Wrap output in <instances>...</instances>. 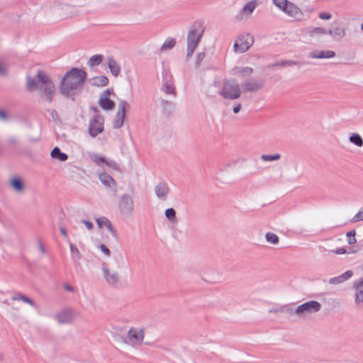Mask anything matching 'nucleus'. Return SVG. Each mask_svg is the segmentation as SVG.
<instances>
[{
    "label": "nucleus",
    "mask_w": 363,
    "mask_h": 363,
    "mask_svg": "<svg viewBox=\"0 0 363 363\" xmlns=\"http://www.w3.org/2000/svg\"><path fill=\"white\" fill-rule=\"evenodd\" d=\"M355 235H356V233H355L354 230L347 233V237L348 238V243L350 245H352V244H354L356 242Z\"/></svg>",
    "instance_id": "de8ad7c7"
},
{
    "label": "nucleus",
    "mask_w": 363,
    "mask_h": 363,
    "mask_svg": "<svg viewBox=\"0 0 363 363\" xmlns=\"http://www.w3.org/2000/svg\"><path fill=\"white\" fill-rule=\"evenodd\" d=\"M241 108H242V105H241V104H240V103H239V104H237L233 107V113H239V112L240 111Z\"/></svg>",
    "instance_id": "680f3d73"
},
{
    "label": "nucleus",
    "mask_w": 363,
    "mask_h": 363,
    "mask_svg": "<svg viewBox=\"0 0 363 363\" xmlns=\"http://www.w3.org/2000/svg\"><path fill=\"white\" fill-rule=\"evenodd\" d=\"M60 232H61L62 235L64 236V238L66 239V240H67V242H69V237H68V235H67V230H66L65 228V227H63V226H60Z\"/></svg>",
    "instance_id": "6e6d98bb"
},
{
    "label": "nucleus",
    "mask_w": 363,
    "mask_h": 363,
    "mask_svg": "<svg viewBox=\"0 0 363 363\" xmlns=\"http://www.w3.org/2000/svg\"><path fill=\"white\" fill-rule=\"evenodd\" d=\"M118 208L121 214L130 216L134 211V201L133 197L127 194H123L118 199Z\"/></svg>",
    "instance_id": "423d86ee"
},
{
    "label": "nucleus",
    "mask_w": 363,
    "mask_h": 363,
    "mask_svg": "<svg viewBox=\"0 0 363 363\" xmlns=\"http://www.w3.org/2000/svg\"><path fill=\"white\" fill-rule=\"evenodd\" d=\"M103 55H93L91 56L89 60H88V65L91 67H93L94 66H96V65H99V64L101 63V62L103 61Z\"/></svg>",
    "instance_id": "c9c22d12"
},
{
    "label": "nucleus",
    "mask_w": 363,
    "mask_h": 363,
    "mask_svg": "<svg viewBox=\"0 0 363 363\" xmlns=\"http://www.w3.org/2000/svg\"><path fill=\"white\" fill-rule=\"evenodd\" d=\"M175 40L170 38L167 40L161 46V50H167L172 49L175 45Z\"/></svg>",
    "instance_id": "a19ab883"
},
{
    "label": "nucleus",
    "mask_w": 363,
    "mask_h": 363,
    "mask_svg": "<svg viewBox=\"0 0 363 363\" xmlns=\"http://www.w3.org/2000/svg\"><path fill=\"white\" fill-rule=\"evenodd\" d=\"M92 110L95 112L96 114H98V109L96 107H92Z\"/></svg>",
    "instance_id": "338daca9"
},
{
    "label": "nucleus",
    "mask_w": 363,
    "mask_h": 363,
    "mask_svg": "<svg viewBox=\"0 0 363 363\" xmlns=\"http://www.w3.org/2000/svg\"><path fill=\"white\" fill-rule=\"evenodd\" d=\"M354 303L359 308H363V291L354 290Z\"/></svg>",
    "instance_id": "e433bc0d"
},
{
    "label": "nucleus",
    "mask_w": 363,
    "mask_h": 363,
    "mask_svg": "<svg viewBox=\"0 0 363 363\" xmlns=\"http://www.w3.org/2000/svg\"><path fill=\"white\" fill-rule=\"evenodd\" d=\"M307 33L311 38H315L318 35H324L328 34V30L320 27L310 28L308 29Z\"/></svg>",
    "instance_id": "7c9ffc66"
},
{
    "label": "nucleus",
    "mask_w": 363,
    "mask_h": 363,
    "mask_svg": "<svg viewBox=\"0 0 363 363\" xmlns=\"http://www.w3.org/2000/svg\"><path fill=\"white\" fill-rule=\"evenodd\" d=\"M50 155L53 159L57 160L60 162H65L68 158L67 155L62 152L58 147H55L52 149Z\"/></svg>",
    "instance_id": "c756f323"
},
{
    "label": "nucleus",
    "mask_w": 363,
    "mask_h": 363,
    "mask_svg": "<svg viewBox=\"0 0 363 363\" xmlns=\"http://www.w3.org/2000/svg\"><path fill=\"white\" fill-rule=\"evenodd\" d=\"M26 89L32 92L39 89L43 99L50 104L55 93V87L50 77L43 70L39 69L37 72V79L30 75L26 76Z\"/></svg>",
    "instance_id": "f03ea898"
},
{
    "label": "nucleus",
    "mask_w": 363,
    "mask_h": 363,
    "mask_svg": "<svg viewBox=\"0 0 363 363\" xmlns=\"http://www.w3.org/2000/svg\"><path fill=\"white\" fill-rule=\"evenodd\" d=\"M363 220V208H361L358 212L350 220L352 223H356L358 221Z\"/></svg>",
    "instance_id": "37998d69"
},
{
    "label": "nucleus",
    "mask_w": 363,
    "mask_h": 363,
    "mask_svg": "<svg viewBox=\"0 0 363 363\" xmlns=\"http://www.w3.org/2000/svg\"><path fill=\"white\" fill-rule=\"evenodd\" d=\"M266 240L268 243L277 245L279 242V237L274 233L268 232L265 235Z\"/></svg>",
    "instance_id": "58836bf2"
},
{
    "label": "nucleus",
    "mask_w": 363,
    "mask_h": 363,
    "mask_svg": "<svg viewBox=\"0 0 363 363\" xmlns=\"http://www.w3.org/2000/svg\"><path fill=\"white\" fill-rule=\"evenodd\" d=\"M37 245H38V247L40 252L42 255H45L46 253V249L44 246L43 241H41L40 240H38L37 241Z\"/></svg>",
    "instance_id": "3c124183"
},
{
    "label": "nucleus",
    "mask_w": 363,
    "mask_h": 363,
    "mask_svg": "<svg viewBox=\"0 0 363 363\" xmlns=\"http://www.w3.org/2000/svg\"><path fill=\"white\" fill-rule=\"evenodd\" d=\"M283 11L298 21L301 20L303 16L302 11L297 6L290 1L286 4V6L284 8Z\"/></svg>",
    "instance_id": "f3484780"
},
{
    "label": "nucleus",
    "mask_w": 363,
    "mask_h": 363,
    "mask_svg": "<svg viewBox=\"0 0 363 363\" xmlns=\"http://www.w3.org/2000/svg\"><path fill=\"white\" fill-rule=\"evenodd\" d=\"M280 313H286L290 315H295L294 310L289 306H284L280 307Z\"/></svg>",
    "instance_id": "a18cd8bd"
},
{
    "label": "nucleus",
    "mask_w": 363,
    "mask_h": 363,
    "mask_svg": "<svg viewBox=\"0 0 363 363\" xmlns=\"http://www.w3.org/2000/svg\"><path fill=\"white\" fill-rule=\"evenodd\" d=\"M104 118L99 114H95L90 121L89 125V133L92 138H95L104 131Z\"/></svg>",
    "instance_id": "f8f14e48"
},
{
    "label": "nucleus",
    "mask_w": 363,
    "mask_h": 363,
    "mask_svg": "<svg viewBox=\"0 0 363 363\" xmlns=\"http://www.w3.org/2000/svg\"><path fill=\"white\" fill-rule=\"evenodd\" d=\"M63 287H64L65 290H66L67 291H69V292H73L74 291V287L68 284H65L63 285Z\"/></svg>",
    "instance_id": "e2e57ef3"
},
{
    "label": "nucleus",
    "mask_w": 363,
    "mask_h": 363,
    "mask_svg": "<svg viewBox=\"0 0 363 363\" xmlns=\"http://www.w3.org/2000/svg\"><path fill=\"white\" fill-rule=\"evenodd\" d=\"M82 222L85 225L86 228L88 230H92L94 228V225L91 222L86 220H82Z\"/></svg>",
    "instance_id": "bf43d9fd"
},
{
    "label": "nucleus",
    "mask_w": 363,
    "mask_h": 363,
    "mask_svg": "<svg viewBox=\"0 0 363 363\" xmlns=\"http://www.w3.org/2000/svg\"><path fill=\"white\" fill-rule=\"evenodd\" d=\"M96 222L99 228H101L103 226H106L107 229L110 231L113 237L117 238L116 231L113 229V227L110 220H108L106 217L96 218Z\"/></svg>",
    "instance_id": "b1692460"
},
{
    "label": "nucleus",
    "mask_w": 363,
    "mask_h": 363,
    "mask_svg": "<svg viewBox=\"0 0 363 363\" xmlns=\"http://www.w3.org/2000/svg\"><path fill=\"white\" fill-rule=\"evenodd\" d=\"M50 116L52 118L54 121H59V116L57 113V111L55 109H52L50 111Z\"/></svg>",
    "instance_id": "13d9d810"
},
{
    "label": "nucleus",
    "mask_w": 363,
    "mask_h": 363,
    "mask_svg": "<svg viewBox=\"0 0 363 363\" xmlns=\"http://www.w3.org/2000/svg\"><path fill=\"white\" fill-rule=\"evenodd\" d=\"M253 43L254 38L250 34L240 35L234 43V50L235 52L243 53L248 50Z\"/></svg>",
    "instance_id": "0eeeda50"
},
{
    "label": "nucleus",
    "mask_w": 363,
    "mask_h": 363,
    "mask_svg": "<svg viewBox=\"0 0 363 363\" xmlns=\"http://www.w3.org/2000/svg\"><path fill=\"white\" fill-rule=\"evenodd\" d=\"M90 84L94 86H104L108 83V79L106 76L94 77L89 79Z\"/></svg>",
    "instance_id": "c85d7f7f"
},
{
    "label": "nucleus",
    "mask_w": 363,
    "mask_h": 363,
    "mask_svg": "<svg viewBox=\"0 0 363 363\" xmlns=\"http://www.w3.org/2000/svg\"><path fill=\"white\" fill-rule=\"evenodd\" d=\"M335 56L333 50H313L309 53V57L312 59L332 58Z\"/></svg>",
    "instance_id": "412c9836"
},
{
    "label": "nucleus",
    "mask_w": 363,
    "mask_h": 363,
    "mask_svg": "<svg viewBox=\"0 0 363 363\" xmlns=\"http://www.w3.org/2000/svg\"><path fill=\"white\" fill-rule=\"evenodd\" d=\"M6 68L4 64L0 62V76H6Z\"/></svg>",
    "instance_id": "052dcab7"
},
{
    "label": "nucleus",
    "mask_w": 363,
    "mask_h": 363,
    "mask_svg": "<svg viewBox=\"0 0 363 363\" xmlns=\"http://www.w3.org/2000/svg\"><path fill=\"white\" fill-rule=\"evenodd\" d=\"M108 67L114 77H118L121 72V66L113 57L108 58Z\"/></svg>",
    "instance_id": "a878e982"
},
{
    "label": "nucleus",
    "mask_w": 363,
    "mask_h": 363,
    "mask_svg": "<svg viewBox=\"0 0 363 363\" xmlns=\"http://www.w3.org/2000/svg\"><path fill=\"white\" fill-rule=\"evenodd\" d=\"M318 17L322 20H330L332 17L331 14L326 12L319 13Z\"/></svg>",
    "instance_id": "603ef678"
},
{
    "label": "nucleus",
    "mask_w": 363,
    "mask_h": 363,
    "mask_svg": "<svg viewBox=\"0 0 363 363\" xmlns=\"http://www.w3.org/2000/svg\"><path fill=\"white\" fill-rule=\"evenodd\" d=\"M265 84V79L248 78L242 84L243 92H256L262 89Z\"/></svg>",
    "instance_id": "9b49d317"
},
{
    "label": "nucleus",
    "mask_w": 363,
    "mask_h": 363,
    "mask_svg": "<svg viewBox=\"0 0 363 363\" xmlns=\"http://www.w3.org/2000/svg\"><path fill=\"white\" fill-rule=\"evenodd\" d=\"M99 179L102 184L114 193L116 192V182L114 179L106 172L99 174Z\"/></svg>",
    "instance_id": "a211bd4d"
},
{
    "label": "nucleus",
    "mask_w": 363,
    "mask_h": 363,
    "mask_svg": "<svg viewBox=\"0 0 363 363\" xmlns=\"http://www.w3.org/2000/svg\"><path fill=\"white\" fill-rule=\"evenodd\" d=\"M161 89L168 95H172L174 97L176 96V90L175 87L174 86L171 76L167 75Z\"/></svg>",
    "instance_id": "5701e85b"
},
{
    "label": "nucleus",
    "mask_w": 363,
    "mask_h": 363,
    "mask_svg": "<svg viewBox=\"0 0 363 363\" xmlns=\"http://www.w3.org/2000/svg\"><path fill=\"white\" fill-rule=\"evenodd\" d=\"M242 89L238 81L234 79L225 80L219 94L224 99L234 100L238 99Z\"/></svg>",
    "instance_id": "20e7f679"
},
{
    "label": "nucleus",
    "mask_w": 363,
    "mask_h": 363,
    "mask_svg": "<svg viewBox=\"0 0 363 363\" xmlns=\"http://www.w3.org/2000/svg\"><path fill=\"white\" fill-rule=\"evenodd\" d=\"M103 277L108 285L116 286L120 283L121 277L118 272L107 267L105 265L102 267Z\"/></svg>",
    "instance_id": "ddd939ff"
},
{
    "label": "nucleus",
    "mask_w": 363,
    "mask_h": 363,
    "mask_svg": "<svg viewBox=\"0 0 363 363\" xmlns=\"http://www.w3.org/2000/svg\"><path fill=\"white\" fill-rule=\"evenodd\" d=\"M110 93L109 89H106L100 96L99 104L104 110H112L115 107V103L109 98Z\"/></svg>",
    "instance_id": "dca6fc26"
},
{
    "label": "nucleus",
    "mask_w": 363,
    "mask_h": 363,
    "mask_svg": "<svg viewBox=\"0 0 363 363\" xmlns=\"http://www.w3.org/2000/svg\"><path fill=\"white\" fill-rule=\"evenodd\" d=\"M99 247L102 252H104L107 256H110L111 251L108 250V248L105 245L102 244L99 246Z\"/></svg>",
    "instance_id": "864d4df0"
},
{
    "label": "nucleus",
    "mask_w": 363,
    "mask_h": 363,
    "mask_svg": "<svg viewBox=\"0 0 363 363\" xmlns=\"http://www.w3.org/2000/svg\"><path fill=\"white\" fill-rule=\"evenodd\" d=\"M76 312L72 308H64L55 314V320L61 325L69 324L76 318Z\"/></svg>",
    "instance_id": "6e6552de"
},
{
    "label": "nucleus",
    "mask_w": 363,
    "mask_h": 363,
    "mask_svg": "<svg viewBox=\"0 0 363 363\" xmlns=\"http://www.w3.org/2000/svg\"><path fill=\"white\" fill-rule=\"evenodd\" d=\"M203 33L204 29L200 23H195L190 27L187 35L186 60L192 56Z\"/></svg>",
    "instance_id": "7ed1b4c3"
},
{
    "label": "nucleus",
    "mask_w": 363,
    "mask_h": 363,
    "mask_svg": "<svg viewBox=\"0 0 363 363\" xmlns=\"http://www.w3.org/2000/svg\"><path fill=\"white\" fill-rule=\"evenodd\" d=\"M9 185L17 193L21 194L24 191V184L19 178H12L9 182Z\"/></svg>",
    "instance_id": "393cba45"
},
{
    "label": "nucleus",
    "mask_w": 363,
    "mask_h": 363,
    "mask_svg": "<svg viewBox=\"0 0 363 363\" xmlns=\"http://www.w3.org/2000/svg\"><path fill=\"white\" fill-rule=\"evenodd\" d=\"M90 157L92 161H94L99 166H101L102 164H105L113 169H118V164L115 161L111 160H108L104 157L100 156L98 154L93 153L91 155Z\"/></svg>",
    "instance_id": "6ab92c4d"
},
{
    "label": "nucleus",
    "mask_w": 363,
    "mask_h": 363,
    "mask_svg": "<svg viewBox=\"0 0 363 363\" xmlns=\"http://www.w3.org/2000/svg\"><path fill=\"white\" fill-rule=\"evenodd\" d=\"M352 275L353 272L352 270H348L339 276L330 278L328 280V283L331 285H338L350 279Z\"/></svg>",
    "instance_id": "4be33fe9"
},
{
    "label": "nucleus",
    "mask_w": 363,
    "mask_h": 363,
    "mask_svg": "<svg viewBox=\"0 0 363 363\" xmlns=\"http://www.w3.org/2000/svg\"><path fill=\"white\" fill-rule=\"evenodd\" d=\"M161 106L165 112H171L174 108V105L172 101H167L165 99H161Z\"/></svg>",
    "instance_id": "ea45409f"
},
{
    "label": "nucleus",
    "mask_w": 363,
    "mask_h": 363,
    "mask_svg": "<svg viewBox=\"0 0 363 363\" xmlns=\"http://www.w3.org/2000/svg\"><path fill=\"white\" fill-rule=\"evenodd\" d=\"M71 256L77 266H80L79 259L82 258L81 253L77 246L69 242Z\"/></svg>",
    "instance_id": "cd10ccee"
},
{
    "label": "nucleus",
    "mask_w": 363,
    "mask_h": 363,
    "mask_svg": "<svg viewBox=\"0 0 363 363\" xmlns=\"http://www.w3.org/2000/svg\"><path fill=\"white\" fill-rule=\"evenodd\" d=\"M274 161L279 160L281 158V155L279 153L272 155Z\"/></svg>",
    "instance_id": "0e129e2a"
},
{
    "label": "nucleus",
    "mask_w": 363,
    "mask_h": 363,
    "mask_svg": "<svg viewBox=\"0 0 363 363\" xmlns=\"http://www.w3.org/2000/svg\"><path fill=\"white\" fill-rule=\"evenodd\" d=\"M280 308H273L269 311V313H280Z\"/></svg>",
    "instance_id": "69168bd1"
},
{
    "label": "nucleus",
    "mask_w": 363,
    "mask_h": 363,
    "mask_svg": "<svg viewBox=\"0 0 363 363\" xmlns=\"http://www.w3.org/2000/svg\"><path fill=\"white\" fill-rule=\"evenodd\" d=\"M345 29L337 27L333 30H328V34L330 35L335 41H340L345 35Z\"/></svg>",
    "instance_id": "bb28decb"
},
{
    "label": "nucleus",
    "mask_w": 363,
    "mask_h": 363,
    "mask_svg": "<svg viewBox=\"0 0 363 363\" xmlns=\"http://www.w3.org/2000/svg\"><path fill=\"white\" fill-rule=\"evenodd\" d=\"M145 337V331L142 328L132 327L129 329L127 334L128 341L125 342H130L133 346L141 345L143 342Z\"/></svg>",
    "instance_id": "9d476101"
},
{
    "label": "nucleus",
    "mask_w": 363,
    "mask_h": 363,
    "mask_svg": "<svg viewBox=\"0 0 363 363\" xmlns=\"http://www.w3.org/2000/svg\"><path fill=\"white\" fill-rule=\"evenodd\" d=\"M4 359V355L2 353L0 352V362H2Z\"/></svg>",
    "instance_id": "774afa93"
},
{
    "label": "nucleus",
    "mask_w": 363,
    "mask_h": 363,
    "mask_svg": "<svg viewBox=\"0 0 363 363\" xmlns=\"http://www.w3.org/2000/svg\"><path fill=\"white\" fill-rule=\"evenodd\" d=\"M87 74L84 70L77 67L72 68L65 74L60 82V93L74 99V96L82 89Z\"/></svg>",
    "instance_id": "f257e3e1"
},
{
    "label": "nucleus",
    "mask_w": 363,
    "mask_h": 363,
    "mask_svg": "<svg viewBox=\"0 0 363 363\" xmlns=\"http://www.w3.org/2000/svg\"><path fill=\"white\" fill-rule=\"evenodd\" d=\"M274 1V4L278 7L281 10H284V8L286 6V4H289V1L288 0H273Z\"/></svg>",
    "instance_id": "49530a36"
},
{
    "label": "nucleus",
    "mask_w": 363,
    "mask_h": 363,
    "mask_svg": "<svg viewBox=\"0 0 363 363\" xmlns=\"http://www.w3.org/2000/svg\"><path fill=\"white\" fill-rule=\"evenodd\" d=\"M128 106V104L126 101L122 100L118 104V111L113 121V128H120L122 127L126 112V108Z\"/></svg>",
    "instance_id": "4468645a"
},
{
    "label": "nucleus",
    "mask_w": 363,
    "mask_h": 363,
    "mask_svg": "<svg viewBox=\"0 0 363 363\" xmlns=\"http://www.w3.org/2000/svg\"><path fill=\"white\" fill-rule=\"evenodd\" d=\"M352 288L354 290H362L363 291V279L359 278L356 279L352 284Z\"/></svg>",
    "instance_id": "c03bdc74"
},
{
    "label": "nucleus",
    "mask_w": 363,
    "mask_h": 363,
    "mask_svg": "<svg viewBox=\"0 0 363 363\" xmlns=\"http://www.w3.org/2000/svg\"><path fill=\"white\" fill-rule=\"evenodd\" d=\"M253 72L252 68L250 67H236L233 69L234 74L247 77L250 76Z\"/></svg>",
    "instance_id": "2f4dec72"
},
{
    "label": "nucleus",
    "mask_w": 363,
    "mask_h": 363,
    "mask_svg": "<svg viewBox=\"0 0 363 363\" xmlns=\"http://www.w3.org/2000/svg\"><path fill=\"white\" fill-rule=\"evenodd\" d=\"M165 217L172 223L176 224L178 223V219L176 216V211L173 208H169L164 211Z\"/></svg>",
    "instance_id": "72a5a7b5"
},
{
    "label": "nucleus",
    "mask_w": 363,
    "mask_h": 363,
    "mask_svg": "<svg viewBox=\"0 0 363 363\" xmlns=\"http://www.w3.org/2000/svg\"><path fill=\"white\" fill-rule=\"evenodd\" d=\"M321 304L316 301H309L298 306L294 309L295 315L299 318H305L312 313L320 311Z\"/></svg>",
    "instance_id": "39448f33"
},
{
    "label": "nucleus",
    "mask_w": 363,
    "mask_h": 363,
    "mask_svg": "<svg viewBox=\"0 0 363 363\" xmlns=\"http://www.w3.org/2000/svg\"><path fill=\"white\" fill-rule=\"evenodd\" d=\"M298 64V62H297V61L282 60L279 62H276L274 63H272V64L268 65V67L269 68H272V67H287V66L296 65Z\"/></svg>",
    "instance_id": "473e14b6"
},
{
    "label": "nucleus",
    "mask_w": 363,
    "mask_h": 363,
    "mask_svg": "<svg viewBox=\"0 0 363 363\" xmlns=\"http://www.w3.org/2000/svg\"><path fill=\"white\" fill-rule=\"evenodd\" d=\"M155 192L159 199L165 201L169 192V188L166 183L160 182L155 186Z\"/></svg>",
    "instance_id": "aec40b11"
},
{
    "label": "nucleus",
    "mask_w": 363,
    "mask_h": 363,
    "mask_svg": "<svg viewBox=\"0 0 363 363\" xmlns=\"http://www.w3.org/2000/svg\"><path fill=\"white\" fill-rule=\"evenodd\" d=\"M261 160L265 162L274 161L272 155H262Z\"/></svg>",
    "instance_id": "5fc2aeb1"
},
{
    "label": "nucleus",
    "mask_w": 363,
    "mask_h": 363,
    "mask_svg": "<svg viewBox=\"0 0 363 363\" xmlns=\"http://www.w3.org/2000/svg\"><path fill=\"white\" fill-rule=\"evenodd\" d=\"M56 11L62 18H68L80 15V10L76 6L68 4H60L57 6Z\"/></svg>",
    "instance_id": "1a4fd4ad"
},
{
    "label": "nucleus",
    "mask_w": 363,
    "mask_h": 363,
    "mask_svg": "<svg viewBox=\"0 0 363 363\" xmlns=\"http://www.w3.org/2000/svg\"><path fill=\"white\" fill-rule=\"evenodd\" d=\"M257 4L255 0H252L247 3L240 11V12L236 16V19L238 21H245L248 19L252 12L256 9Z\"/></svg>",
    "instance_id": "2eb2a0df"
},
{
    "label": "nucleus",
    "mask_w": 363,
    "mask_h": 363,
    "mask_svg": "<svg viewBox=\"0 0 363 363\" xmlns=\"http://www.w3.org/2000/svg\"><path fill=\"white\" fill-rule=\"evenodd\" d=\"M330 252H333V253H335L337 255H342V254H345L347 252V250L344 247H340V248H338V249H337L335 250H331Z\"/></svg>",
    "instance_id": "4d7b16f0"
},
{
    "label": "nucleus",
    "mask_w": 363,
    "mask_h": 363,
    "mask_svg": "<svg viewBox=\"0 0 363 363\" xmlns=\"http://www.w3.org/2000/svg\"><path fill=\"white\" fill-rule=\"evenodd\" d=\"M9 120L8 113L2 108H0V121H7Z\"/></svg>",
    "instance_id": "8fccbe9b"
},
{
    "label": "nucleus",
    "mask_w": 363,
    "mask_h": 363,
    "mask_svg": "<svg viewBox=\"0 0 363 363\" xmlns=\"http://www.w3.org/2000/svg\"><path fill=\"white\" fill-rule=\"evenodd\" d=\"M205 53L203 52H199L196 55V62H195V66L196 67H199L201 62L203 61V60L205 58Z\"/></svg>",
    "instance_id": "09e8293b"
},
{
    "label": "nucleus",
    "mask_w": 363,
    "mask_h": 363,
    "mask_svg": "<svg viewBox=\"0 0 363 363\" xmlns=\"http://www.w3.org/2000/svg\"><path fill=\"white\" fill-rule=\"evenodd\" d=\"M349 140L351 143L357 145L359 147L363 146V140L360 135L358 133H352L349 138Z\"/></svg>",
    "instance_id": "f704fd0d"
},
{
    "label": "nucleus",
    "mask_w": 363,
    "mask_h": 363,
    "mask_svg": "<svg viewBox=\"0 0 363 363\" xmlns=\"http://www.w3.org/2000/svg\"><path fill=\"white\" fill-rule=\"evenodd\" d=\"M6 143L11 147H16L19 143V140L16 136H10L6 139Z\"/></svg>",
    "instance_id": "79ce46f5"
},
{
    "label": "nucleus",
    "mask_w": 363,
    "mask_h": 363,
    "mask_svg": "<svg viewBox=\"0 0 363 363\" xmlns=\"http://www.w3.org/2000/svg\"><path fill=\"white\" fill-rule=\"evenodd\" d=\"M12 300L13 301H22L25 303H28L29 305L32 306H34L35 307L36 306V304L34 303V301H33L30 298H29L28 297L23 295V294H17L16 296H14L11 298Z\"/></svg>",
    "instance_id": "4c0bfd02"
}]
</instances>
